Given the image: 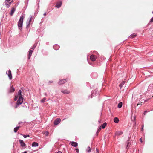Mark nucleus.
Here are the masks:
<instances>
[{
    "instance_id": "1",
    "label": "nucleus",
    "mask_w": 153,
    "mask_h": 153,
    "mask_svg": "<svg viewBox=\"0 0 153 153\" xmlns=\"http://www.w3.org/2000/svg\"><path fill=\"white\" fill-rule=\"evenodd\" d=\"M21 93L22 91L21 90H19L18 94V97H19V98L16 103L15 106V108H17L20 105L22 104L23 103V98L22 97Z\"/></svg>"
},
{
    "instance_id": "2",
    "label": "nucleus",
    "mask_w": 153,
    "mask_h": 153,
    "mask_svg": "<svg viewBox=\"0 0 153 153\" xmlns=\"http://www.w3.org/2000/svg\"><path fill=\"white\" fill-rule=\"evenodd\" d=\"M24 18V16L22 15V16H21L20 17L19 20L18 22V26L19 28V29L21 30L22 29V27L23 26V19Z\"/></svg>"
},
{
    "instance_id": "3",
    "label": "nucleus",
    "mask_w": 153,
    "mask_h": 153,
    "mask_svg": "<svg viewBox=\"0 0 153 153\" xmlns=\"http://www.w3.org/2000/svg\"><path fill=\"white\" fill-rule=\"evenodd\" d=\"M91 96L90 97V96H88V98H92V97L98 95L99 93V91H98L97 88H96L94 91L91 92Z\"/></svg>"
},
{
    "instance_id": "4",
    "label": "nucleus",
    "mask_w": 153,
    "mask_h": 153,
    "mask_svg": "<svg viewBox=\"0 0 153 153\" xmlns=\"http://www.w3.org/2000/svg\"><path fill=\"white\" fill-rule=\"evenodd\" d=\"M98 76V74L96 72H94L91 74V76L93 79L96 78Z\"/></svg>"
},
{
    "instance_id": "5",
    "label": "nucleus",
    "mask_w": 153,
    "mask_h": 153,
    "mask_svg": "<svg viewBox=\"0 0 153 153\" xmlns=\"http://www.w3.org/2000/svg\"><path fill=\"white\" fill-rule=\"evenodd\" d=\"M67 81V79H60L58 82L59 84L61 85L65 83Z\"/></svg>"
},
{
    "instance_id": "6",
    "label": "nucleus",
    "mask_w": 153,
    "mask_h": 153,
    "mask_svg": "<svg viewBox=\"0 0 153 153\" xmlns=\"http://www.w3.org/2000/svg\"><path fill=\"white\" fill-rule=\"evenodd\" d=\"M61 121V120L60 118H56L54 121V124L55 125H57L60 123Z\"/></svg>"
},
{
    "instance_id": "7",
    "label": "nucleus",
    "mask_w": 153,
    "mask_h": 153,
    "mask_svg": "<svg viewBox=\"0 0 153 153\" xmlns=\"http://www.w3.org/2000/svg\"><path fill=\"white\" fill-rule=\"evenodd\" d=\"M19 142L20 143V144L21 146L22 147H24L26 146V145L24 143V141L22 140H19Z\"/></svg>"
},
{
    "instance_id": "8",
    "label": "nucleus",
    "mask_w": 153,
    "mask_h": 153,
    "mask_svg": "<svg viewBox=\"0 0 153 153\" xmlns=\"http://www.w3.org/2000/svg\"><path fill=\"white\" fill-rule=\"evenodd\" d=\"M96 59V56L94 55H91L90 56V59L92 61H94Z\"/></svg>"
},
{
    "instance_id": "9",
    "label": "nucleus",
    "mask_w": 153,
    "mask_h": 153,
    "mask_svg": "<svg viewBox=\"0 0 153 153\" xmlns=\"http://www.w3.org/2000/svg\"><path fill=\"white\" fill-rule=\"evenodd\" d=\"M32 17L30 18L29 20L27 22V25L26 26V28L28 29L30 27V22L31 20Z\"/></svg>"
},
{
    "instance_id": "10",
    "label": "nucleus",
    "mask_w": 153,
    "mask_h": 153,
    "mask_svg": "<svg viewBox=\"0 0 153 153\" xmlns=\"http://www.w3.org/2000/svg\"><path fill=\"white\" fill-rule=\"evenodd\" d=\"M8 76L10 80L12 79V76L11 73V71L10 70H9L8 71Z\"/></svg>"
},
{
    "instance_id": "11",
    "label": "nucleus",
    "mask_w": 153,
    "mask_h": 153,
    "mask_svg": "<svg viewBox=\"0 0 153 153\" xmlns=\"http://www.w3.org/2000/svg\"><path fill=\"white\" fill-rule=\"evenodd\" d=\"M62 5V2L61 1H60L59 2L57 3L56 4L55 7L58 8H59L61 7Z\"/></svg>"
},
{
    "instance_id": "12",
    "label": "nucleus",
    "mask_w": 153,
    "mask_h": 153,
    "mask_svg": "<svg viewBox=\"0 0 153 153\" xmlns=\"http://www.w3.org/2000/svg\"><path fill=\"white\" fill-rule=\"evenodd\" d=\"M71 143V145L74 147H76L78 146V143L77 142L72 141Z\"/></svg>"
},
{
    "instance_id": "13",
    "label": "nucleus",
    "mask_w": 153,
    "mask_h": 153,
    "mask_svg": "<svg viewBox=\"0 0 153 153\" xmlns=\"http://www.w3.org/2000/svg\"><path fill=\"white\" fill-rule=\"evenodd\" d=\"M61 91L62 93L63 94H68L70 93L69 91L67 89L62 90Z\"/></svg>"
},
{
    "instance_id": "14",
    "label": "nucleus",
    "mask_w": 153,
    "mask_h": 153,
    "mask_svg": "<svg viewBox=\"0 0 153 153\" xmlns=\"http://www.w3.org/2000/svg\"><path fill=\"white\" fill-rule=\"evenodd\" d=\"M11 2H10L9 3H7V2H5L4 3L6 7L7 8H8L10 6V5L11 4Z\"/></svg>"
},
{
    "instance_id": "15",
    "label": "nucleus",
    "mask_w": 153,
    "mask_h": 153,
    "mask_svg": "<svg viewBox=\"0 0 153 153\" xmlns=\"http://www.w3.org/2000/svg\"><path fill=\"white\" fill-rule=\"evenodd\" d=\"M59 45L57 44H55L53 46V48L54 49L56 50H58L59 48Z\"/></svg>"
},
{
    "instance_id": "16",
    "label": "nucleus",
    "mask_w": 153,
    "mask_h": 153,
    "mask_svg": "<svg viewBox=\"0 0 153 153\" xmlns=\"http://www.w3.org/2000/svg\"><path fill=\"white\" fill-rule=\"evenodd\" d=\"M16 9L14 7H13L12 8L11 11L10 12V14L11 16H12L14 13Z\"/></svg>"
},
{
    "instance_id": "17",
    "label": "nucleus",
    "mask_w": 153,
    "mask_h": 153,
    "mask_svg": "<svg viewBox=\"0 0 153 153\" xmlns=\"http://www.w3.org/2000/svg\"><path fill=\"white\" fill-rule=\"evenodd\" d=\"M38 146V143L35 142H33L32 144V146L33 147Z\"/></svg>"
},
{
    "instance_id": "18",
    "label": "nucleus",
    "mask_w": 153,
    "mask_h": 153,
    "mask_svg": "<svg viewBox=\"0 0 153 153\" xmlns=\"http://www.w3.org/2000/svg\"><path fill=\"white\" fill-rule=\"evenodd\" d=\"M125 83V81H123L119 85V87L121 89Z\"/></svg>"
},
{
    "instance_id": "19",
    "label": "nucleus",
    "mask_w": 153,
    "mask_h": 153,
    "mask_svg": "<svg viewBox=\"0 0 153 153\" xmlns=\"http://www.w3.org/2000/svg\"><path fill=\"white\" fill-rule=\"evenodd\" d=\"M136 36V34L135 33H134L131 35L129 36V38H134Z\"/></svg>"
},
{
    "instance_id": "20",
    "label": "nucleus",
    "mask_w": 153,
    "mask_h": 153,
    "mask_svg": "<svg viewBox=\"0 0 153 153\" xmlns=\"http://www.w3.org/2000/svg\"><path fill=\"white\" fill-rule=\"evenodd\" d=\"M20 126H17L16 127H15L14 128V132L15 133H16L17 132V131L19 129V128H20Z\"/></svg>"
},
{
    "instance_id": "21",
    "label": "nucleus",
    "mask_w": 153,
    "mask_h": 153,
    "mask_svg": "<svg viewBox=\"0 0 153 153\" xmlns=\"http://www.w3.org/2000/svg\"><path fill=\"white\" fill-rule=\"evenodd\" d=\"M119 120V119L117 117H115L114 119V122L116 123H118Z\"/></svg>"
},
{
    "instance_id": "22",
    "label": "nucleus",
    "mask_w": 153,
    "mask_h": 153,
    "mask_svg": "<svg viewBox=\"0 0 153 153\" xmlns=\"http://www.w3.org/2000/svg\"><path fill=\"white\" fill-rule=\"evenodd\" d=\"M14 91V88L13 86H12L10 88L9 92L10 93H12Z\"/></svg>"
},
{
    "instance_id": "23",
    "label": "nucleus",
    "mask_w": 153,
    "mask_h": 153,
    "mask_svg": "<svg viewBox=\"0 0 153 153\" xmlns=\"http://www.w3.org/2000/svg\"><path fill=\"white\" fill-rule=\"evenodd\" d=\"M123 133V132L122 131H117L116 133V135H121Z\"/></svg>"
},
{
    "instance_id": "24",
    "label": "nucleus",
    "mask_w": 153,
    "mask_h": 153,
    "mask_svg": "<svg viewBox=\"0 0 153 153\" xmlns=\"http://www.w3.org/2000/svg\"><path fill=\"white\" fill-rule=\"evenodd\" d=\"M122 106V102H119L117 105V107L118 108H121Z\"/></svg>"
},
{
    "instance_id": "25",
    "label": "nucleus",
    "mask_w": 153,
    "mask_h": 153,
    "mask_svg": "<svg viewBox=\"0 0 153 153\" xmlns=\"http://www.w3.org/2000/svg\"><path fill=\"white\" fill-rule=\"evenodd\" d=\"M101 126H100L98 128V129L97 130L96 133V134L97 136L98 135V133L101 130Z\"/></svg>"
},
{
    "instance_id": "26",
    "label": "nucleus",
    "mask_w": 153,
    "mask_h": 153,
    "mask_svg": "<svg viewBox=\"0 0 153 153\" xmlns=\"http://www.w3.org/2000/svg\"><path fill=\"white\" fill-rule=\"evenodd\" d=\"M36 46H37V44L36 43L35 44H34V45H33V46L31 48V49H32V50H33H33L35 48Z\"/></svg>"
},
{
    "instance_id": "27",
    "label": "nucleus",
    "mask_w": 153,
    "mask_h": 153,
    "mask_svg": "<svg viewBox=\"0 0 153 153\" xmlns=\"http://www.w3.org/2000/svg\"><path fill=\"white\" fill-rule=\"evenodd\" d=\"M107 125V123L106 122H105L103 123L102 126V128L104 129Z\"/></svg>"
},
{
    "instance_id": "28",
    "label": "nucleus",
    "mask_w": 153,
    "mask_h": 153,
    "mask_svg": "<svg viewBox=\"0 0 153 153\" xmlns=\"http://www.w3.org/2000/svg\"><path fill=\"white\" fill-rule=\"evenodd\" d=\"M20 134L21 135L23 136V137L24 138H26V137H29L30 136L29 134L27 135H23V134Z\"/></svg>"
},
{
    "instance_id": "29",
    "label": "nucleus",
    "mask_w": 153,
    "mask_h": 153,
    "mask_svg": "<svg viewBox=\"0 0 153 153\" xmlns=\"http://www.w3.org/2000/svg\"><path fill=\"white\" fill-rule=\"evenodd\" d=\"M130 145V143L129 141H128L127 143V145L126 147V149H128Z\"/></svg>"
},
{
    "instance_id": "30",
    "label": "nucleus",
    "mask_w": 153,
    "mask_h": 153,
    "mask_svg": "<svg viewBox=\"0 0 153 153\" xmlns=\"http://www.w3.org/2000/svg\"><path fill=\"white\" fill-rule=\"evenodd\" d=\"M86 151L88 152H91V148L90 146H88L87 148V149H86Z\"/></svg>"
},
{
    "instance_id": "31",
    "label": "nucleus",
    "mask_w": 153,
    "mask_h": 153,
    "mask_svg": "<svg viewBox=\"0 0 153 153\" xmlns=\"http://www.w3.org/2000/svg\"><path fill=\"white\" fill-rule=\"evenodd\" d=\"M46 98L45 97V98H43L40 101V102H41V103H44L45 102V100H46Z\"/></svg>"
},
{
    "instance_id": "32",
    "label": "nucleus",
    "mask_w": 153,
    "mask_h": 153,
    "mask_svg": "<svg viewBox=\"0 0 153 153\" xmlns=\"http://www.w3.org/2000/svg\"><path fill=\"white\" fill-rule=\"evenodd\" d=\"M33 51V50H30L29 51L28 55H30H30L31 56Z\"/></svg>"
},
{
    "instance_id": "33",
    "label": "nucleus",
    "mask_w": 153,
    "mask_h": 153,
    "mask_svg": "<svg viewBox=\"0 0 153 153\" xmlns=\"http://www.w3.org/2000/svg\"><path fill=\"white\" fill-rule=\"evenodd\" d=\"M152 87V85H149L148 89H149L150 88L151 89V88Z\"/></svg>"
},
{
    "instance_id": "34",
    "label": "nucleus",
    "mask_w": 153,
    "mask_h": 153,
    "mask_svg": "<svg viewBox=\"0 0 153 153\" xmlns=\"http://www.w3.org/2000/svg\"><path fill=\"white\" fill-rule=\"evenodd\" d=\"M153 22V17H152L150 20L149 22Z\"/></svg>"
},
{
    "instance_id": "35",
    "label": "nucleus",
    "mask_w": 153,
    "mask_h": 153,
    "mask_svg": "<svg viewBox=\"0 0 153 153\" xmlns=\"http://www.w3.org/2000/svg\"><path fill=\"white\" fill-rule=\"evenodd\" d=\"M75 150H76V151L77 153H78L79 152V150L78 148H76L75 149Z\"/></svg>"
},
{
    "instance_id": "36",
    "label": "nucleus",
    "mask_w": 153,
    "mask_h": 153,
    "mask_svg": "<svg viewBox=\"0 0 153 153\" xmlns=\"http://www.w3.org/2000/svg\"><path fill=\"white\" fill-rule=\"evenodd\" d=\"M13 0H12L13 1ZM11 1V0H5V2H7V3H9V2Z\"/></svg>"
},
{
    "instance_id": "37",
    "label": "nucleus",
    "mask_w": 153,
    "mask_h": 153,
    "mask_svg": "<svg viewBox=\"0 0 153 153\" xmlns=\"http://www.w3.org/2000/svg\"><path fill=\"white\" fill-rule=\"evenodd\" d=\"M17 100V97H16V95L15 97L14 98V100L15 101H16V100Z\"/></svg>"
},
{
    "instance_id": "38",
    "label": "nucleus",
    "mask_w": 153,
    "mask_h": 153,
    "mask_svg": "<svg viewBox=\"0 0 153 153\" xmlns=\"http://www.w3.org/2000/svg\"><path fill=\"white\" fill-rule=\"evenodd\" d=\"M143 127H144V126H143V125H142V128H141L142 131H143Z\"/></svg>"
},
{
    "instance_id": "39",
    "label": "nucleus",
    "mask_w": 153,
    "mask_h": 153,
    "mask_svg": "<svg viewBox=\"0 0 153 153\" xmlns=\"http://www.w3.org/2000/svg\"><path fill=\"white\" fill-rule=\"evenodd\" d=\"M31 56V55H28V59H30V57Z\"/></svg>"
},
{
    "instance_id": "40",
    "label": "nucleus",
    "mask_w": 153,
    "mask_h": 153,
    "mask_svg": "<svg viewBox=\"0 0 153 153\" xmlns=\"http://www.w3.org/2000/svg\"><path fill=\"white\" fill-rule=\"evenodd\" d=\"M88 63H89V64H90L91 65H93V63H92V62H89L88 61Z\"/></svg>"
},
{
    "instance_id": "41",
    "label": "nucleus",
    "mask_w": 153,
    "mask_h": 153,
    "mask_svg": "<svg viewBox=\"0 0 153 153\" xmlns=\"http://www.w3.org/2000/svg\"><path fill=\"white\" fill-rule=\"evenodd\" d=\"M55 153H62V152L61 151H58L57 152H56Z\"/></svg>"
},
{
    "instance_id": "42",
    "label": "nucleus",
    "mask_w": 153,
    "mask_h": 153,
    "mask_svg": "<svg viewBox=\"0 0 153 153\" xmlns=\"http://www.w3.org/2000/svg\"><path fill=\"white\" fill-rule=\"evenodd\" d=\"M149 111H147V110L145 111H144V114L145 115L146 113H147V112H148Z\"/></svg>"
},
{
    "instance_id": "43",
    "label": "nucleus",
    "mask_w": 153,
    "mask_h": 153,
    "mask_svg": "<svg viewBox=\"0 0 153 153\" xmlns=\"http://www.w3.org/2000/svg\"><path fill=\"white\" fill-rule=\"evenodd\" d=\"M96 151L97 152V153H99V150H98V149L97 148H96Z\"/></svg>"
},
{
    "instance_id": "44",
    "label": "nucleus",
    "mask_w": 153,
    "mask_h": 153,
    "mask_svg": "<svg viewBox=\"0 0 153 153\" xmlns=\"http://www.w3.org/2000/svg\"><path fill=\"white\" fill-rule=\"evenodd\" d=\"M21 106L22 107H25L26 108H27V106L26 105L24 106V105H22Z\"/></svg>"
},
{
    "instance_id": "45",
    "label": "nucleus",
    "mask_w": 153,
    "mask_h": 153,
    "mask_svg": "<svg viewBox=\"0 0 153 153\" xmlns=\"http://www.w3.org/2000/svg\"><path fill=\"white\" fill-rule=\"evenodd\" d=\"M22 123V122L21 121H20L19 122V125H20Z\"/></svg>"
},
{
    "instance_id": "46",
    "label": "nucleus",
    "mask_w": 153,
    "mask_h": 153,
    "mask_svg": "<svg viewBox=\"0 0 153 153\" xmlns=\"http://www.w3.org/2000/svg\"><path fill=\"white\" fill-rule=\"evenodd\" d=\"M140 141L142 143V139L141 138H140Z\"/></svg>"
},
{
    "instance_id": "47",
    "label": "nucleus",
    "mask_w": 153,
    "mask_h": 153,
    "mask_svg": "<svg viewBox=\"0 0 153 153\" xmlns=\"http://www.w3.org/2000/svg\"><path fill=\"white\" fill-rule=\"evenodd\" d=\"M49 82L50 83H52L53 82V81H49Z\"/></svg>"
},
{
    "instance_id": "48",
    "label": "nucleus",
    "mask_w": 153,
    "mask_h": 153,
    "mask_svg": "<svg viewBox=\"0 0 153 153\" xmlns=\"http://www.w3.org/2000/svg\"><path fill=\"white\" fill-rule=\"evenodd\" d=\"M100 120H98V122L99 123H100Z\"/></svg>"
},
{
    "instance_id": "49",
    "label": "nucleus",
    "mask_w": 153,
    "mask_h": 153,
    "mask_svg": "<svg viewBox=\"0 0 153 153\" xmlns=\"http://www.w3.org/2000/svg\"><path fill=\"white\" fill-rule=\"evenodd\" d=\"M19 4V3H17V4H16L15 5V6L16 7L17 6V5H18V4Z\"/></svg>"
},
{
    "instance_id": "50",
    "label": "nucleus",
    "mask_w": 153,
    "mask_h": 153,
    "mask_svg": "<svg viewBox=\"0 0 153 153\" xmlns=\"http://www.w3.org/2000/svg\"><path fill=\"white\" fill-rule=\"evenodd\" d=\"M43 15L45 16L46 15V13H45Z\"/></svg>"
},
{
    "instance_id": "51",
    "label": "nucleus",
    "mask_w": 153,
    "mask_h": 153,
    "mask_svg": "<svg viewBox=\"0 0 153 153\" xmlns=\"http://www.w3.org/2000/svg\"><path fill=\"white\" fill-rule=\"evenodd\" d=\"M139 105V103L137 104V106H138V105Z\"/></svg>"
},
{
    "instance_id": "52",
    "label": "nucleus",
    "mask_w": 153,
    "mask_h": 153,
    "mask_svg": "<svg viewBox=\"0 0 153 153\" xmlns=\"http://www.w3.org/2000/svg\"><path fill=\"white\" fill-rule=\"evenodd\" d=\"M46 94H47L46 93H45V95L46 96Z\"/></svg>"
},
{
    "instance_id": "53",
    "label": "nucleus",
    "mask_w": 153,
    "mask_h": 153,
    "mask_svg": "<svg viewBox=\"0 0 153 153\" xmlns=\"http://www.w3.org/2000/svg\"><path fill=\"white\" fill-rule=\"evenodd\" d=\"M134 119H135V116L134 117Z\"/></svg>"
},
{
    "instance_id": "54",
    "label": "nucleus",
    "mask_w": 153,
    "mask_h": 153,
    "mask_svg": "<svg viewBox=\"0 0 153 153\" xmlns=\"http://www.w3.org/2000/svg\"><path fill=\"white\" fill-rule=\"evenodd\" d=\"M152 13L153 14V11L152 12Z\"/></svg>"
}]
</instances>
